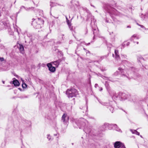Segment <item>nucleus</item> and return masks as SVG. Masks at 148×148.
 I'll use <instances>...</instances> for the list:
<instances>
[{
    "mask_svg": "<svg viewBox=\"0 0 148 148\" xmlns=\"http://www.w3.org/2000/svg\"><path fill=\"white\" fill-rule=\"evenodd\" d=\"M66 93L69 97H72L75 96L77 94V92L76 89H72L71 90H67Z\"/></svg>",
    "mask_w": 148,
    "mask_h": 148,
    "instance_id": "1",
    "label": "nucleus"
},
{
    "mask_svg": "<svg viewBox=\"0 0 148 148\" xmlns=\"http://www.w3.org/2000/svg\"><path fill=\"white\" fill-rule=\"evenodd\" d=\"M115 148H126L124 145L120 142L117 141L114 144Z\"/></svg>",
    "mask_w": 148,
    "mask_h": 148,
    "instance_id": "2",
    "label": "nucleus"
},
{
    "mask_svg": "<svg viewBox=\"0 0 148 148\" xmlns=\"http://www.w3.org/2000/svg\"><path fill=\"white\" fill-rule=\"evenodd\" d=\"M47 66L49 68V70L52 72H54L55 71V68L52 66L51 64L49 63L47 64Z\"/></svg>",
    "mask_w": 148,
    "mask_h": 148,
    "instance_id": "3",
    "label": "nucleus"
},
{
    "mask_svg": "<svg viewBox=\"0 0 148 148\" xmlns=\"http://www.w3.org/2000/svg\"><path fill=\"white\" fill-rule=\"evenodd\" d=\"M66 116L67 115L66 114H64L62 117V121L64 123H66L67 121H68L69 120V117H67V118L66 119Z\"/></svg>",
    "mask_w": 148,
    "mask_h": 148,
    "instance_id": "4",
    "label": "nucleus"
},
{
    "mask_svg": "<svg viewBox=\"0 0 148 148\" xmlns=\"http://www.w3.org/2000/svg\"><path fill=\"white\" fill-rule=\"evenodd\" d=\"M13 83L14 86H18L19 85V83L18 81L16 79H15L13 81Z\"/></svg>",
    "mask_w": 148,
    "mask_h": 148,
    "instance_id": "5",
    "label": "nucleus"
},
{
    "mask_svg": "<svg viewBox=\"0 0 148 148\" xmlns=\"http://www.w3.org/2000/svg\"><path fill=\"white\" fill-rule=\"evenodd\" d=\"M60 62L59 60L56 61L52 62V63L53 64L55 65V66L56 67H58V65L59 64Z\"/></svg>",
    "mask_w": 148,
    "mask_h": 148,
    "instance_id": "6",
    "label": "nucleus"
},
{
    "mask_svg": "<svg viewBox=\"0 0 148 148\" xmlns=\"http://www.w3.org/2000/svg\"><path fill=\"white\" fill-rule=\"evenodd\" d=\"M40 20L39 19H38L37 20H34L32 21V24L34 27H36L37 26V25H36V23H36L37 22H39V21H40Z\"/></svg>",
    "mask_w": 148,
    "mask_h": 148,
    "instance_id": "7",
    "label": "nucleus"
},
{
    "mask_svg": "<svg viewBox=\"0 0 148 148\" xmlns=\"http://www.w3.org/2000/svg\"><path fill=\"white\" fill-rule=\"evenodd\" d=\"M19 47H19L21 53H23V51L24 50V47H23V46L21 44H19Z\"/></svg>",
    "mask_w": 148,
    "mask_h": 148,
    "instance_id": "8",
    "label": "nucleus"
},
{
    "mask_svg": "<svg viewBox=\"0 0 148 148\" xmlns=\"http://www.w3.org/2000/svg\"><path fill=\"white\" fill-rule=\"evenodd\" d=\"M118 51L117 50H115V57L116 58H119V56L118 55Z\"/></svg>",
    "mask_w": 148,
    "mask_h": 148,
    "instance_id": "9",
    "label": "nucleus"
},
{
    "mask_svg": "<svg viewBox=\"0 0 148 148\" xmlns=\"http://www.w3.org/2000/svg\"><path fill=\"white\" fill-rule=\"evenodd\" d=\"M27 85L25 83H23L22 84V86L23 88H25L27 87Z\"/></svg>",
    "mask_w": 148,
    "mask_h": 148,
    "instance_id": "10",
    "label": "nucleus"
},
{
    "mask_svg": "<svg viewBox=\"0 0 148 148\" xmlns=\"http://www.w3.org/2000/svg\"><path fill=\"white\" fill-rule=\"evenodd\" d=\"M66 19L67 20V23H68V25L69 26H71V23L68 20L67 18H66Z\"/></svg>",
    "mask_w": 148,
    "mask_h": 148,
    "instance_id": "11",
    "label": "nucleus"
},
{
    "mask_svg": "<svg viewBox=\"0 0 148 148\" xmlns=\"http://www.w3.org/2000/svg\"><path fill=\"white\" fill-rule=\"evenodd\" d=\"M134 131L135 132V134L138 135H140V133L139 132H138L137 131H136V130H135Z\"/></svg>",
    "mask_w": 148,
    "mask_h": 148,
    "instance_id": "12",
    "label": "nucleus"
},
{
    "mask_svg": "<svg viewBox=\"0 0 148 148\" xmlns=\"http://www.w3.org/2000/svg\"><path fill=\"white\" fill-rule=\"evenodd\" d=\"M0 60L1 61H3L4 60V58H0Z\"/></svg>",
    "mask_w": 148,
    "mask_h": 148,
    "instance_id": "13",
    "label": "nucleus"
},
{
    "mask_svg": "<svg viewBox=\"0 0 148 148\" xmlns=\"http://www.w3.org/2000/svg\"><path fill=\"white\" fill-rule=\"evenodd\" d=\"M47 138H48L49 140H50V136H48Z\"/></svg>",
    "mask_w": 148,
    "mask_h": 148,
    "instance_id": "14",
    "label": "nucleus"
},
{
    "mask_svg": "<svg viewBox=\"0 0 148 148\" xmlns=\"http://www.w3.org/2000/svg\"><path fill=\"white\" fill-rule=\"evenodd\" d=\"M136 36V35H134L132 36V37H135Z\"/></svg>",
    "mask_w": 148,
    "mask_h": 148,
    "instance_id": "15",
    "label": "nucleus"
},
{
    "mask_svg": "<svg viewBox=\"0 0 148 148\" xmlns=\"http://www.w3.org/2000/svg\"><path fill=\"white\" fill-rule=\"evenodd\" d=\"M119 70L120 71H121L122 70V68H119Z\"/></svg>",
    "mask_w": 148,
    "mask_h": 148,
    "instance_id": "16",
    "label": "nucleus"
},
{
    "mask_svg": "<svg viewBox=\"0 0 148 148\" xmlns=\"http://www.w3.org/2000/svg\"><path fill=\"white\" fill-rule=\"evenodd\" d=\"M102 88H101L100 89V91H101V90H102Z\"/></svg>",
    "mask_w": 148,
    "mask_h": 148,
    "instance_id": "17",
    "label": "nucleus"
},
{
    "mask_svg": "<svg viewBox=\"0 0 148 148\" xmlns=\"http://www.w3.org/2000/svg\"><path fill=\"white\" fill-rule=\"evenodd\" d=\"M127 28H128H128H130L131 27L130 26H127Z\"/></svg>",
    "mask_w": 148,
    "mask_h": 148,
    "instance_id": "18",
    "label": "nucleus"
},
{
    "mask_svg": "<svg viewBox=\"0 0 148 148\" xmlns=\"http://www.w3.org/2000/svg\"><path fill=\"white\" fill-rule=\"evenodd\" d=\"M97 84H95V87H96V86H97Z\"/></svg>",
    "mask_w": 148,
    "mask_h": 148,
    "instance_id": "19",
    "label": "nucleus"
},
{
    "mask_svg": "<svg viewBox=\"0 0 148 148\" xmlns=\"http://www.w3.org/2000/svg\"><path fill=\"white\" fill-rule=\"evenodd\" d=\"M141 26L142 27H143V25H142V26Z\"/></svg>",
    "mask_w": 148,
    "mask_h": 148,
    "instance_id": "20",
    "label": "nucleus"
},
{
    "mask_svg": "<svg viewBox=\"0 0 148 148\" xmlns=\"http://www.w3.org/2000/svg\"><path fill=\"white\" fill-rule=\"evenodd\" d=\"M137 44H138V42H137Z\"/></svg>",
    "mask_w": 148,
    "mask_h": 148,
    "instance_id": "21",
    "label": "nucleus"
}]
</instances>
